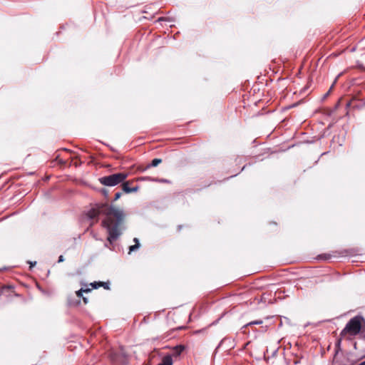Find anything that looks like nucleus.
<instances>
[{
  "label": "nucleus",
  "mask_w": 365,
  "mask_h": 365,
  "mask_svg": "<svg viewBox=\"0 0 365 365\" xmlns=\"http://www.w3.org/2000/svg\"><path fill=\"white\" fill-rule=\"evenodd\" d=\"M101 214L105 215L102 226L107 230V240L110 244H113L122 234L125 215L118 207L107 204H99L92 207L87 212V216L91 220H97Z\"/></svg>",
  "instance_id": "obj_1"
},
{
  "label": "nucleus",
  "mask_w": 365,
  "mask_h": 365,
  "mask_svg": "<svg viewBox=\"0 0 365 365\" xmlns=\"http://www.w3.org/2000/svg\"><path fill=\"white\" fill-rule=\"evenodd\" d=\"M364 323L365 319L361 316L357 315L351 318L341 331L340 336L346 340H351L361 332Z\"/></svg>",
  "instance_id": "obj_2"
},
{
  "label": "nucleus",
  "mask_w": 365,
  "mask_h": 365,
  "mask_svg": "<svg viewBox=\"0 0 365 365\" xmlns=\"http://www.w3.org/2000/svg\"><path fill=\"white\" fill-rule=\"evenodd\" d=\"M128 177L125 173H115L110 175L105 176L99 179L100 182L106 186H115L123 182Z\"/></svg>",
  "instance_id": "obj_3"
},
{
  "label": "nucleus",
  "mask_w": 365,
  "mask_h": 365,
  "mask_svg": "<svg viewBox=\"0 0 365 365\" xmlns=\"http://www.w3.org/2000/svg\"><path fill=\"white\" fill-rule=\"evenodd\" d=\"M131 183H133V181H126V182L123 181V182L122 189L125 192L130 193V192H133L138 191V186L133 187H130V185Z\"/></svg>",
  "instance_id": "obj_4"
},
{
  "label": "nucleus",
  "mask_w": 365,
  "mask_h": 365,
  "mask_svg": "<svg viewBox=\"0 0 365 365\" xmlns=\"http://www.w3.org/2000/svg\"><path fill=\"white\" fill-rule=\"evenodd\" d=\"M184 349L185 347L182 345L176 346L173 349L172 355L174 356H178L180 355V354L182 352Z\"/></svg>",
  "instance_id": "obj_5"
},
{
  "label": "nucleus",
  "mask_w": 365,
  "mask_h": 365,
  "mask_svg": "<svg viewBox=\"0 0 365 365\" xmlns=\"http://www.w3.org/2000/svg\"><path fill=\"white\" fill-rule=\"evenodd\" d=\"M91 292V289H81L80 290L76 292V295H77L78 297H82L83 300V302L85 304H87L88 303V299L86 297H83V292L88 293V292Z\"/></svg>",
  "instance_id": "obj_6"
},
{
  "label": "nucleus",
  "mask_w": 365,
  "mask_h": 365,
  "mask_svg": "<svg viewBox=\"0 0 365 365\" xmlns=\"http://www.w3.org/2000/svg\"><path fill=\"white\" fill-rule=\"evenodd\" d=\"M158 365H173V359L170 355L164 356L162 359V362Z\"/></svg>",
  "instance_id": "obj_7"
},
{
  "label": "nucleus",
  "mask_w": 365,
  "mask_h": 365,
  "mask_svg": "<svg viewBox=\"0 0 365 365\" xmlns=\"http://www.w3.org/2000/svg\"><path fill=\"white\" fill-rule=\"evenodd\" d=\"M162 163V160L160 158H155L152 160L151 163L150 165H148L146 168H150L151 167H156L159 164Z\"/></svg>",
  "instance_id": "obj_8"
},
{
  "label": "nucleus",
  "mask_w": 365,
  "mask_h": 365,
  "mask_svg": "<svg viewBox=\"0 0 365 365\" xmlns=\"http://www.w3.org/2000/svg\"><path fill=\"white\" fill-rule=\"evenodd\" d=\"M133 241L135 242V244L134 245L130 246L129 253L136 250L140 247V244H139L138 238H134Z\"/></svg>",
  "instance_id": "obj_9"
},
{
  "label": "nucleus",
  "mask_w": 365,
  "mask_h": 365,
  "mask_svg": "<svg viewBox=\"0 0 365 365\" xmlns=\"http://www.w3.org/2000/svg\"><path fill=\"white\" fill-rule=\"evenodd\" d=\"M103 283H104L103 282H95L93 283H91V285L93 289H98L101 287L104 286Z\"/></svg>",
  "instance_id": "obj_10"
},
{
  "label": "nucleus",
  "mask_w": 365,
  "mask_h": 365,
  "mask_svg": "<svg viewBox=\"0 0 365 365\" xmlns=\"http://www.w3.org/2000/svg\"><path fill=\"white\" fill-rule=\"evenodd\" d=\"M319 257L322 259L327 260V259H330L331 257V255L329 254H324V255H319Z\"/></svg>",
  "instance_id": "obj_11"
},
{
  "label": "nucleus",
  "mask_w": 365,
  "mask_h": 365,
  "mask_svg": "<svg viewBox=\"0 0 365 365\" xmlns=\"http://www.w3.org/2000/svg\"><path fill=\"white\" fill-rule=\"evenodd\" d=\"M262 323V320H257V321H253V322L248 323L247 324V326L252 325V324H261Z\"/></svg>",
  "instance_id": "obj_12"
},
{
  "label": "nucleus",
  "mask_w": 365,
  "mask_h": 365,
  "mask_svg": "<svg viewBox=\"0 0 365 365\" xmlns=\"http://www.w3.org/2000/svg\"><path fill=\"white\" fill-rule=\"evenodd\" d=\"M122 193L120 192H118L115 194V197H114V200H118L120 196H121Z\"/></svg>",
  "instance_id": "obj_13"
},
{
  "label": "nucleus",
  "mask_w": 365,
  "mask_h": 365,
  "mask_svg": "<svg viewBox=\"0 0 365 365\" xmlns=\"http://www.w3.org/2000/svg\"><path fill=\"white\" fill-rule=\"evenodd\" d=\"M104 286H103V287L105 289H110V283L108 282H104L103 283Z\"/></svg>",
  "instance_id": "obj_14"
},
{
  "label": "nucleus",
  "mask_w": 365,
  "mask_h": 365,
  "mask_svg": "<svg viewBox=\"0 0 365 365\" xmlns=\"http://www.w3.org/2000/svg\"><path fill=\"white\" fill-rule=\"evenodd\" d=\"M64 261V257L63 255H60L59 257H58V262H62Z\"/></svg>",
  "instance_id": "obj_15"
},
{
  "label": "nucleus",
  "mask_w": 365,
  "mask_h": 365,
  "mask_svg": "<svg viewBox=\"0 0 365 365\" xmlns=\"http://www.w3.org/2000/svg\"><path fill=\"white\" fill-rule=\"evenodd\" d=\"M157 181L160 182H165V183L170 182L169 180H165V179H160V180H158Z\"/></svg>",
  "instance_id": "obj_16"
},
{
  "label": "nucleus",
  "mask_w": 365,
  "mask_h": 365,
  "mask_svg": "<svg viewBox=\"0 0 365 365\" xmlns=\"http://www.w3.org/2000/svg\"><path fill=\"white\" fill-rule=\"evenodd\" d=\"M79 163H78V162H77V161H76V162H75V163H74V165H75V166H76V167H77V166L78 165V164H79Z\"/></svg>",
  "instance_id": "obj_17"
},
{
  "label": "nucleus",
  "mask_w": 365,
  "mask_h": 365,
  "mask_svg": "<svg viewBox=\"0 0 365 365\" xmlns=\"http://www.w3.org/2000/svg\"><path fill=\"white\" fill-rule=\"evenodd\" d=\"M359 365H365V361L361 362V363H360Z\"/></svg>",
  "instance_id": "obj_18"
},
{
  "label": "nucleus",
  "mask_w": 365,
  "mask_h": 365,
  "mask_svg": "<svg viewBox=\"0 0 365 365\" xmlns=\"http://www.w3.org/2000/svg\"><path fill=\"white\" fill-rule=\"evenodd\" d=\"M354 349H356V343L355 342L354 344Z\"/></svg>",
  "instance_id": "obj_19"
},
{
  "label": "nucleus",
  "mask_w": 365,
  "mask_h": 365,
  "mask_svg": "<svg viewBox=\"0 0 365 365\" xmlns=\"http://www.w3.org/2000/svg\"><path fill=\"white\" fill-rule=\"evenodd\" d=\"M60 163L63 164V165L66 163V162H64V161H60Z\"/></svg>",
  "instance_id": "obj_20"
}]
</instances>
